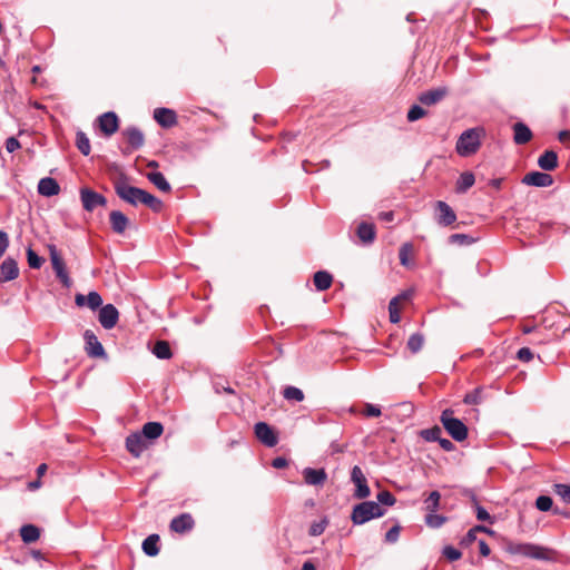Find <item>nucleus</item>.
Returning <instances> with one entry per match:
<instances>
[{
    "label": "nucleus",
    "instance_id": "obj_1",
    "mask_svg": "<svg viewBox=\"0 0 570 570\" xmlns=\"http://www.w3.org/2000/svg\"><path fill=\"white\" fill-rule=\"evenodd\" d=\"M504 550L512 556H522L540 561H553L556 554V551L550 548L530 542L509 541L505 543Z\"/></svg>",
    "mask_w": 570,
    "mask_h": 570
},
{
    "label": "nucleus",
    "instance_id": "obj_2",
    "mask_svg": "<svg viewBox=\"0 0 570 570\" xmlns=\"http://www.w3.org/2000/svg\"><path fill=\"white\" fill-rule=\"evenodd\" d=\"M484 136L485 130L483 127H473L464 130L456 140V154L461 157L474 155L480 149Z\"/></svg>",
    "mask_w": 570,
    "mask_h": 570
},
{
    "label": "nucleus",
    "instance_id": "obj_3",
    "mask_svg": "<svg viewBox=\"0 0 570 570\" xmlns=\"http://www.w3.org/2000/svg\"><path fill=\"white\" fill-rule=\"evenodd\" d=\"M386 510L375 501H363L352 509L351 521L354 525H362L373 519L383 517Z\"/></svg>",
    "mask_w": 570,
    "mask_h": 570
},
{
    "label": "nucleus",
    "instance_id": "obj_4",
    "mask_svg": "<svg viewBox=\"0 0 570 570\" xmlns=\"http://www.w3.org/2000/svg\"><path fill=\"white\" fill-rule=\"evenodd\" d=\"M116 195L131 206H138L146 193L145 189L129 185L126 176H120L114 181Z\"/></svg>",
    "mask_w": 570,
    "mask_h": 570
},
{
    "label": "nucleus",
    "instance_id": "obj_5",
    "mask_svg": "<svg viewBox=\"0 0 570 570\" xmlns=\"http://www.w3.org/2000/svg\"><path fill=\"white\" fill-rule=\"evenodd\" d=\"M453 414V410L445 409L441 414V423L454 441L462 442L468 438V428L460 419L454 417Z\"/></svg>",
    "mask_w": 570,
    "mask_h": 570
},
{
    "label": "nucleus",
    "instance_id": "obj_6",
    "mask_svg": "<svg viewBox=\"0 0 570 570\" xmlns=\"http://www.w3.org/2000/svg\"><path fill=\"white\" fill-rule=\"evenodd\" d=\"M80 200L82 207L87 212H94L97 207L107 205V198L88 187L80 188Z\"/></svg>",
    "mask_w": 570,
    "mask_h": 570
},
{
    "label": "nucleus",
    "instance_id": "obj_7",
    "mask_svg": "<svg viewBox=\"0 0 570 570\" xmlns=\"http://www.w3.org/2000/svg\"><path fill=\"white\" fill-rule=\"evenodd\" d=\"M48 250L56 276L59 278L63 286L69 287L71 284V279L68 275L65 263L57 250L56 245L49 244Z\"/></svg>",
    "mask_w": 570,
    "mask_h": 570
},
{
    "label": "nucleus",
    "instance_id": "obj_8",
    "mask_svg": "<svg viewBox=\"0 0 570 570\" xmlns=\"http://www.w3.org/2000/svg\"><path fill=\"white\" fill-rule=\"evenodd\" d=\"M351 481L355 484L354 498L366 499L371 495V489L367 485L366 478L358 465L351 470Z\"/></svg>",
    "mask_w": 570,
    "mask_h": 570
},
{
    "label": "nucleus",
    "instance_id": "obj_9",
    "mask_svg": "<svg viewBox=\"0 0 570 570\" xmlns=\"http://www.w3.org/2000/svg\"><path fill=\"white\" fill-rule=\"evenodd\" d=\"M85 351L90 357H106V352L98 337L90 330H86L83 333Z\"/></svg>",
    "mask_w": 570,
    "mask_h": 570
},
{
    "label": "nucleus",
    "instance_id": "obj_10",
    "mask_svg": "<svg viewBox=\"0 0 570 570\" xmlns=\"http://www.w3.org/2000/svg\"><path fill=\"white\" fill-rule=\"evenodd\" d=\"M119 320V312L112 304H107L100 307L98 321L105 330H111L116 326Z\"/></svg>",
    "mask_w": 570,
    "mask_h": 570
},
{
    "label": "nucleus",
    "instance_id": "obj_11",
    "mask_svg": "<svg viewBox=\"0 0 570 570\" xmlns=\"http://www.w3.org/2000/svg\"><path fill=\"white\" fill-rule=\"evenodd\" d=\"M254 430L256 438L266 446L273 448L277 444L278 438L266 422H257Z\"/></svg>",
    "mask_w": 570,
    "mask_h": 570
},
{
    "label": "nucleus",
    "instance_id": "obj_12",
    "mask_svg": "<svg viewBox=\"0 0 570 570\" xmlns=\"http://www.w3.org/2000/svg\"><path fill=\"white\" fill-rule=\"evenodd\" d=\"M99 129L101 132L109 137L114 135L119 128V119L116 112L107 111L98 117Z\"/></svg>",
    "mask_w": 570,
    "mask_h": 570
},
{
    "label": "nucleus",
    "instance_id": "obj_13",
    "mask_svg": "<svg viewBox=\"0 0 570 570\" xmlns=\"http://www.w3.org/2000/svg\"><path fill=\"white\" fill-rule=\"evenodd\" d=\"M195 521L190 513H181L175 518L171 519L169 523V529L173 532L184 534L186 532H189L194 529Z\"/></svg>",
    "mask_w": 570,
    "mask_h": 570
},
{
    "label": "nucleus",
    "instance_id": "obj_14",
    "mask_svg": "<svg viewBox=\"0 0 570 570\" xmlns=\"http://www.w3.org/2000/svg\"><path fill=\"white\" fill-rule=\"evenodd\" d=\"M19 276L18 263L12 257H7L0 265V284L16 279Z\"/></svg>",
    "mask_w": 570,
    "mask_h": 570
},
{
    "label": "nucleus",
    "instance_id": "obj_15",
    "mask_svg": "<svg viewBox=\"0 0 570 570\" xmlns=\"http://www.w3.org/2000/svg\"><path fill=\"white\" fill-rule=\"evenodd\" d=\"M435 206L439 212L436 216V222L439 225L446 227L456 220V214L448 203L438 200Z\"/></svg>",
    "mask_w": 570,
    "mask_h": 570
},
{
    "label": "nucleus",
    "instance_id": "obj_16",
    "mask_svg": "<svg viewBox=\"0 0 570 570\" xmlns=\"http://www.w3.org/2000/svg\"><path fill=\"white\" fill-rule=\"evenodd\" d=\"M552 183V176L542 171H531L522 178V184L534 187H549Z\"/></svg>",
    "mask_w": 570,
    "mask_h": 570
},
{
    "label": "nucleus",
    "instance_id": "obj_17",
    "mask_svg": "<svg viewBox=\"0 0 570 570\" xmlns=\"http://www.w3.org/2000/svg\"><path fill=\"white\" fill-rule=\"evenodd\" d=\"M146 448V440L140 433H131L126 438V449L135 458H139Z\"/></svg>",
    "mask_w": 570,
    "mask_h": 570
},
{
    "label": "nucleus",
    "instance_id": "obj_18",
    "mask_svg": "<svg viewBox=\"0 0 570 570\" xmlns=\"http://www.w3.org/2000/svg\"><path fill=\"white\" fill-rule=\"evenodd\" d=\"M75 303L78 307L88 306L90 309L96 311L102 305V298L98 292L91 291L88 295L77 294Z\"/></svg>",
    "mask_w": 570,
    "mask_h": 570
},
{
    "label": "nucleus",
    "instance_id": "obj_19",
    "mask_svg": "<svg viewBox=\"0 0 570 570\" xmlns=\"http://www.w3.org/2000/svg\"><path fill=\"white\" fill-rule=\"evenodd\" d=\"M303 476L306 484L314 487H322L327 480V473L323 468H305L303 470Z\"/></svg>",
    "mask_w": 570,
    "mask_h": 570
},
{
    "label": "nucleus",
    "instance_id": "obj_20",
    "mask_svg": "<svg viewBox=\"0 0 570 570\" xmlns=\"http://www.w3.org/2000/svg\"><path fill=\"white\" fill-rule=\"evenodd\" d=\"M154 119L164 128H170L177 122L176 112L165 107L155 109Z\"/></svg>",
    "mask_w": 570,
    "mask_h": 570
},
{
    "label": "nucleus",
    "instance_id": "obj_21",
    "mask_svg": "<svg viewBox=\"0 0 570 570\" xmlns=\"http://www.w3.org/2000/svg\"><path fill=\"white\" fill-rule=\"evenodd\" d=\"M122 135L132 149H139L145 144L144 132L136 126H130L124 129Z\"/></svg>",
    "mask_w": 570,
    "mask_h": 570
},
{
    "label": "nucleus",
    "instance_id": "obj_22",
    "mask_svg": "<svg viewBox=\"0 0 570 570\" xmlns=\"http://www.w3.org/2000/svg\"><path fill=\"white\" fill-rule=\"evenodd\" d=\"M448 94L445 87H439L432 90L422 92L419 96V101L425 106H432L441 101Z\"/></svg>",
    "mask_w": 570,
    "mask_h": 570
},
{
    "label": "nucleus",
    "instance_id": "obj_23",
    "mask_svg": "<svg viewBox=\"0 0 570 570\" xmlns=\"http://www.w3.org/2000/svg\"><path fill=\"white\" fill-rule=\"evenodd\" d=\"M60 186L58 181L51 177L41 178L38 183V193L45 197H51L58 195Z\"/></svg>",
    "mask_w": 570,
    "mask_h": 570
},
{
    "label": "nucleus",
    "instance_id": "obj_24",
    "mask_svg": "<svg viewBox=\"0 0 570 570\" xmlns=\"http://www.w3.org/2000/svg\"><path fill=\"white\" fill-rule=\"evenodd\" d=\"M109 222L112 230L119 235L126 230L129 224L128 217L120 210H112L109 214Z\"/></svg>",
    "mask_w": 570,
    "mask_h": 570
},
{
    "label": "nucleus",
    "instance_id": "obj_25",
    "mask_svg": "<svg viewBox=\"0 0 570 570\" xmlns=\"http://www.w3.org/2000/svg\"><path fill=\"white\" fill-rule=\"evenodd\" d=\"M513 140L517 145H524L532 138L531 129L523 122L519 121L513 125Z\"/></svg>",
    "mask_w": 570,
    "mask_h": 570
},
{
    "label": "nucleus",
    "instance_id": "obj_26",
    "mask_svg": "<svg viewBox=\"0 0 570 570\" xmlns=\"http://www.w3.org/2000/svg\"><path fill=\"white\" fill-rule=\"evenodd\" d=\"M538 166L546 171H551L556 169V167L558 166L557 153L553 150H546L538 158Z\"/></svg>",
    "mask_w": 570,
    "mask_h": 570
},
{
    "label": "nucleus",
    "instance_id": "obj_27",
    "mask_svg": "<svg viewBox=\"0 0 570 570\" xmlns=\"http://www.w3.org/2000/svg\"><path fill=\"white\" fill-rule=\"evenodd\" d=\"M356 235L363 244H371L375 238V227L373 224L362 222L356 228Z\"/></svg>",
    "mask_w": 570,
    "mask_h": 570
},
{
    "label": "nucleus",
    "instance_id": "obj_28",
    "mask_svg": "<svg viewBox=\"0 0 570 570\" xmlns=\"http://www.w3.org/2000/svg\"><path fill=\"white\" fill-rule=\"evenodd\" d=\"M164 432V426L159 422H147L144 424L141 435L146 440H155L159 438Z\"/></svg>",
    "mask_w": 570,
    "mask_h": 570
},
{
    "label": "nucleus",
    "instance_id": "obj_29",
    "mask_svg": "<svg viewBox=\"0 0 570 570\" xmlns=\"http://www.w3.org/2000/svg\"><path fill=\"white\" fill-rule=\"evenodd\" d=\"M159 535L156 533H153L148 535L141 544V549L144 553L148 557H155L159 553Z\"/></svg>",
    "mask_w": 570,
    "mask_h": 570
},
{
    "label": "nucleus",
    "instance_id": "obj_30",
    "mask_svg": "<svg viewBox=\"0 0 570 570\" xmlns=\"http://www.w3.org/2000/svg\"><path fill=\"white\" fill-rule=\"evenodd\" d=\"M475 181V177L471 171H464L460 175L455 184V191L458 194H464L470 189Z\"/></svg>",
    "mask_w": 570,
    "mask_h": 570
},
{
    "label": "nucleus",
    "instance_id": "obj_31",
    "mask_svg": "<svg viewBox=\"0 0 570 570\" xmlns=\"http://www.w3.org/2000/svg\"><path fill=\"white\" fill-rule=\"evenodd\" d=\"M147 179L164 193H169L171 190L170 184L160 171L148 173Z\"/></svg>",
    "mask_w": 570,
    "mask_h": 570
},
{
    "label": "nucleus",
    "instance_id": "obj_32",
    "mask_svg": "<svg viewBox=\"0 0 570 570\" xmlns=\"http://www.w3.org/2000/svg\"><path fill=\"white\" fill-rule=\"evenodd\" d=\"M20 537L24 543H33L40 537V530L33 524H24L20 528Z\"/></svg>",
    "mask_w": 570,
    "mask_h": 570
},
{
    "label": "nucleus",
    "instance_id": "obj_33",
    "mask_svg": "<svg viewBox=\"0 0 570 570\" xmlns=\"http://www.w3.org/2000/svg\"><path fill=\"white\" fill-rule=\"evenodd\" d=\"M313 281L317 291H326L331 287L333 277L326 271H318L314 274Z\"/></svg>",
    "mask_w": 570,
    "mask_h": 570
},
{
    "label": "nucleus",
    "instance_id": "obj_34",
    "mask_svg": "<svg viewBox=\"0 0 570 570\" xmlns=\"http://www.w3.org/2000/svg\"><path fill=\"white\" fill-rule=\"evenodd\" d=\"M153 353L159 360H169L173 355L170 346L166 341H157L154 345Z\"/></svg>",
    "mask_w": 570,
    "mask_h": 570
},
{
    "label": "nucleus",
    "instance_id": "obj_35",
    "mask_svg": "<svg viewBox=\"0 0 570 570\" xmlns=\"http://www.w3.org/2000/svg\"><path fill=\"white\" fill-rule=\"evenodd\" d=\"M140 204L147 206L154 213H160L163 207H164L163 202L159 198H157L156 196H154L150 193H148V191L145 193Z\"/></svg>",
    "mask_w": 570,
    "mask_h": 570
},
{
    "label": "nucleus",
    "instance_id": "obj_36",
    "mask_svg": "<svg viewBox=\"0 0 570 570\" xmlns=\"http://www.w3.org/2000/svg\"><path fill=\"white\" fill-rule=\"evenodd\" d=\"M76 146L78 150L83 155L88 156L90 154L91 147L90 141L87 135L83 131H77L76 135Z\"/></svg>",
    "mask_w": 570,
    "mask_h": 570
},
{
    "label": "nucleus",
    "instance_id": "obj_37",
    "mask_svg": "<svg viewBox=\"0 0 570 570\" xmlns=\"http://www.w3.org/2000/svg\"><path fill=\"white\" fill-rule=\"evenodd\" d=\"M413 252V245L411 243H404L401 245L399 249V258L400 263L404 267H411L413 263L410 261L409 256Z\"/></svg>",
    "mask_w": 570,
    "mask_h": 570
},
{
    "label": "nucleus",
    "instance_id": "obj_38",
    "mask_svg": "<svg viewBox=\"0 0 570 570\" xmlns=\"http://www.w3.org/2000/svg\"><path fill=\"white\" fill-rule=\"evenodd\" d=\"M424 344V336L421 333H413L407 340V348L413 353L422 350Z\"/></svg>",
    "mask_w": 570,
    "mask_h": 570
},
{
    "label": "nucleus",
    "instance_id": "obj_39",
    "mask_svg": "<svg viewBox=\"0 0 570 570\" xmlns=\"http://www.w3.org/2000/svg\"><path fill=\"white\" fill-rule=\"evenodd\" d=\"M441 435L442 429L438 425L420 432V436L426 442H438Z\"/></svg>",
    "mask_w": 570,
    "mask_h": 570
},
{
    "label": "nucleus",
    "instance_id": "obj_40",
    "mask_svg": "<svg viewBox=\"0 0 570 570\" xmlns=\"http://www.w3.org/2000/svg\"><path fill=\"white\" fill-rule=\"evenodd\" d=\"M283 396L288 401L302 402L304 400V393L296 386H286L283 391Z\"/></svg>",
    "mask_w": 570,
    "mask_h": 570
},
{
    "label": "nucleus",
    "instance_id": "obj_41",
    "mask_svg": "<svg viewBox=\"0 0 570 570\" xmlns=\"http://www.w3.org/2000/svg\"><path fill=\"white\" fill-rule=\"evenodd\" d=\"M330 523V520L327 517H323L320 521H315L311 524L309 527V530H308V534L311 537H318L321 535L326 527Z\"/></svg>",
    "mask_w": 570,
    "mask_h": 570
},
{
    "label": "nucleus",
    "instance_id": "obj_42",
    "mask_svg": "<svg viewBox=\"0 0 570 570\" xmlns=\"http://www.w3.org/2000/svg\"><path fill=\"white\" fill-rule=\"evenodd\" d=\"M441 494L439 491H432L424 500L425 509L429 512H435L440 505Z\"/></svg>",
    "mask_w": 570,
    "mask_h": 570
},
{
    "label": "nucleus",
    "instance_id": "obj_43",
    "mask_svg": "<svg viewBox=\"0 0 570 570\" xmlns=\"http://www.w3.org/2000/svg\"><path fill=\"white\" fill-rule=\"evenodd\" d=\"M446 521V518L441 515V514H436L435 512H429L426 515H425V523L428 527L430 528H433V529H438V528H441Z\"/></svg>",
    "mask_w": 570,
    "mask_h": 570
},
{
    "label": "nucleus",
    "instance_id": "obj_44",
    "mask_svg": "<svg viewBox=\"0 0 570 570\" xmlns=\"http://www.w3.org/2000/svg\"><path fill=\"white\" fill-rule=\"evenodd\" d=\"M400 296L393 297L389 303V313H390V322L393 324H396L401 320L400 311H399V304Z\"/></svg>",
    "mask_w": 570,
    "mask_h": 570
},
{
    "label": "nucleus",
    "instance_id": "obj_45",
    "mask_svg": "<svg viewBox=\"0 0 570 570\" xmlns=\"http://www.w3.org/2000/svg\"><path fill=\"white\" fill-rule=\"evenodd\" d=\"M27 261L30 268L33 269H39L45 262L31 247L27 248Z\"/></svg>",
    "mask_w": 570,
    "mask_h": 570
},
{
    "label": "nucleus",
    "instance_id": "obj_46",
    "mask_svg": "<svg viewBox=\"0 0 570 570\" xmlns=\"http://www.w3.org/2000/svg\"><path fill=\"white\" fill-rule=\"evenodd\" d=\"M553 492L559 495L564 503H570V484L556 483L553 484Z\"/></svg>",
    "mask_w": 570,
    "mask_h": 570
},
{
    "label": "nucleus",
    "instance_id": "obj_47",
    "mask_svg": "<svg viewBox=\"0 0 570 570\" xmlns=\"http://www.w3.org/2000/svg\"><path fill=\"white\" fill-rule=\"evenodd\" d=\"M482 387H476L465 394L463 402L469 405H476L482 402Z\"/></svg>",
    "mask_w": 570,
    "mask_h": 570
},
{
    "label": "nucleus",
    "instance_id": "obj_48",
    "mask_svg": "<svg viewBox=\"0 0 570 570\" xmlns=\"http://www.w3.org/2000/svg\"><path fill=\"white\" fill-rule=\"evenodd\" d=\"M535 508L542 512L552 511L553 501L549 495H539L535 500Z\"/></svg>",
    "mask_w": 570,
    "mask_h": 570
},
{
    "label": "nucleus",
    "instance_id": "obj_49",
    "mask_svg": "<svg viewBox=\"0 0 570 570\" xmlns=\"http://www.w3.org/2000/svg\"><path fill=\"white\" fill-rule=\"evenodd\" d=\"M376 502L382 507V505H389V507H392L395 504L396 502V499L395 497L393 495V493H391L390 491L387 490H384V491H381L377 495H376Z\"/></svg>",
    "mask_w": 570,
    "mask_h": 570
},
{
    "label": "nucleus",
    "instance_id": "obj_50",
    "mask_svg": "<svg viewBox=\"0 0 570 570\" xmlns=\"http://www.w3.org/2000/svg\"><path fill=\"white\" fill-rule=\"evenodd\" d=\"M451 244L470 245L474 243V238L468 234H452L449 237Z\"/></svg>",
    "mask_w": 570,
    "mask_h": 570
},
{
    "label": "nucleus",
    "instance_id": "obj_51",
    "mask_svg": "<svg viewBox=\"0 0 570 570\" xmlns=\"http://www.w3.org/2000/svg\"><path fill=\"white\" fill-rule=\"evenodd\" d=\"M475 509V517L479 521H487L489 522L490 524H493L494 523V518L487 511L485 508H483L482 505L480 504H476L474 507Z\"/></svg>",
    "mask_w": 570,
    "mask_h": 570
},
{
    "label": "nucleus",
    "instance_id": "obj_52",
    "mask_svg": "<svg viewBox=\"0 0 570 570\" xmlns=\"http://www.w3.org/2000/svg\"><path fill=\"white\" fill-rule=\"evenodd\" d=\"M424 115H425V110L421 106L413 105L409 109L406 117H407L409 121L413 122V121L421 119Z\"/></svg>",
    "mask_w": 570,
    "mask_h": 570
},
{
    "label": "nucleus",
    "instance_id": "obj_53",
    "mask_svg": "<svg viewBox=\"0 0 570 570\" xmlns=\"http://www.w3.org/2000/svg\"><path fill=\"white\" fill-rule=\"evenodd\" d=\"M442 553L450 561H456L462 556L461 551L452 546L444 547Z\"/></svg>",
    "mask_w": 570,
    "mask_h": 570
},
{
    "label": "nucleus",
    "instance_id": "obj_54",
    "mask_svg": "<svg viewBox=\"0 0 570 570\" xmlns=\"http://www.w3.org/2000/svg\"><path fill=\"white\" fill-rule=\"evenodd\" d=\"M401 527L399 524L392 527L386 533H385V540L390 543H395L399 540L400 537Z\"/></svg>",
    "mask_w": 570,
    "mask_h": 570
},
{
    "label": "nucleus",
    "instance_id": "obj_55",
    "mask_svg": "<svg viewBox=\"0 0 570 570\" xmlns=\"http://www.w3.org/2000/svg\"><path fill=\"white\" fill-rule=\"evenodd\" d=\"M381 409L372 403H366L364 409V414L370 417H377L381 415Z\"/></svg>",
    "mask_w": 570,
    "mask_h": 570
},
{
    "label": "nucleus",
    "instance_id": "obj_56",
    "mask_svg": "<svg viewBox=\"0 0 570 570\" xmlns=\"http://www.w3.org/2000/svg\"><path fill=\"white\" fill-rule=\"evenodd\" d=\"M517 357L522 362H530L533 358V353L529 347H521L517 353Z\"/></svg>",
    "mask_w": 570,
    "mask_h": 570
},
{
    "label": "nucleus",
    "instance_id": "obj_57",
    "mask_svg": "<svg viewBox=\"0 0 570 570\" xmlns=\"http://www.w3.org/2000/svg\"><path fill=\"white\" fill-rule=\"evenodd\" d=\"M9 246V236L4 230H0V258L6 253Z\"/></svg>",
    "mask_w": 570,
    "mask_h": 570
},
{
    "label": "nucleus",
    "instance_id": "obj_58",
    "mask_svg": "<svg viewBox=\"0 0 570 570\" xmlns=\"http://www.w3.org/2000/svg\"><path fill=\"white\" fill-rule=\"evenodd\" d=\"M20 148V142L16 137H9L6 140V149L8 153H13Z\"/></svg>",
    "mask_w": 570,
    "mask_h": 570
},
{
    "label": "nucleus",
    "instance_id": "obj_59",
    "mask_svg": "<svg viewBox=\"0 0 570 570\" xmlns=\"http://www.w3.org/2000/svg\"><path fill=\"white\" fill-rule=\"evenodd\" d=\"M438 443L446 452H451L455 449V445L452 443V441H450L449 439L442 438V435L440 436Z\"/></svg>",
    "mask_w": 570,
    "mask_h": 570
},
{
    "label": "nucleus",
    "instance_id": "obj_60",
    "mask_svg": "<svg viewBox=\"0 0 570 570\" xmlns=\"http://www.w3.org/2000/svg\"><path fill=\"white\" fill-rule=\"evenodd\" d=\"M287 465H288V462L284 456H276L272 461V466L275 469H283Z\"/></svg>",
    "mask_w": 570,
    "mask_h": 570
},
{
    "label": "nucleus",
    "instance_id": "obj_61",
    "mask_svg": "<svg viewBox=\"0 0 570 570\" xmlns=\"http://www.w3.org/2000/svg\"><path fill=\"white\" fill-rule=\"evenodd\" d=\"M479 550L480 554L483 557H488L491 553V549L484 540L479 541Z\"/></svg>",
    "mask_w": 570,
    "mask_h": 570
},
{
    "label": "nucleus",
    "instance_id": "obj_62",
    "mask_svg": "<svg viewBox=\"0 0 570 570\" xmlns=\"http://www.w3.org/2000/svg\"><path fill=\"white\" fill-rule=\"evenodd\" d=\"M552 513L554 515H560V517H563L566 519H570V510H567V509H561L559 507H554L552 509Z\"/></svg>",
    "mask_w": 570,
    "mask_h": 570
},
{
    "label": "nucleus",
    "instance_id": "obj_63",
    "mask_svg": "<svg viewBox=\"0 0 570 570\" xmlns=\"http://www.w3.org/2000/svg\"><path fill=\"white\" fill-rule=\"evenodd\" d=\"M476 533H478V532H476V531H474V527H473V528H471V529L468 531V533L465 534V537H464V541H465V542H468V543H471V542L475 541V540H476Z\"/></svg>",
    "mask_w": 570,
    "mask_h": 570
},
{
    "label": "nucleus",
    "instance_id": "obj_64",
    "mask_svg": "<svg viewBox=\"0 0 570 570\" xmlns=\"http://www.w3.org/2000/svg\"><path fill=\"white\" fill-rule=\"evenodd\" d=\"M41 484L42 483H41L40 479H37V480H33V481L28 483V489L30 491L38 490L41 487Z\"/></svg>",
    "mask_w": 570,
    "mask_h": 570
}]
</instances>
